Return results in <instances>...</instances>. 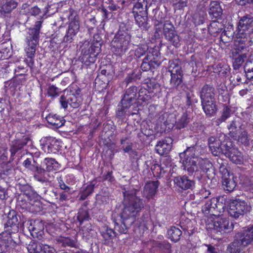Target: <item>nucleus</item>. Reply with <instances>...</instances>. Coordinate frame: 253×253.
I'll use <instances>...</instances> for the list:
<instances>
[{
	"mask_svg": "<svg viewBox=\"0 0 253 253\" xmlns=\"http://www.w3.org/2000/svg\"><path fill=\"white\" fill-rule=\"evenodd\" d=\"M159 186L158 181H151L146 183L143 190V196L147 199H150L155 195Z\"/></svg>",
	"mask_w": 253,
	"mask_h": 253,
	"instance_id": "21",
	"label": "nucleus"
},
{
	"mask_svg": "<svg viewBox=\"0 0 253 253\" xmlns=\"http://www.w3.org/2000/svg\"><path fill=\"white\" fill-rule=\"evenodd\" d=\"M26 145V143L22 142L20 141H16L13 144L10 148V152L12 155H15V154L19 150L22 148V147Z\"/></svg>",
	"mask_w": 253,
	"mask_h": 253,
	"instance_id": "44",
	"label": "nucleus"
},
{
	"mask_svg": "<svg viewBox=\"0 0 253 253\" xmlns=\"http://www.w3.org/2000/svg\"><path fill=\"white\" fill-rule=\"evenodd\" d=\"M219 171L222 174V177L223 176H228V174H230L229 172L228 171V170L224 166H221L219 168Z\"/></svg>",
	"mask_w": 253,
	"mask_h": 253,
	"instance_id": "58",
	"label": "nucleus"
},
{
	"mask_svg": "<svg viewBox=\"0 0 253 253\" xmlns=\"http://www.w3.org/2000/svg\"><path fill=\"white\" fill-rule=\"evenodd\" d=\"M247 58L246 54H240L235 58L233 62V67L235 69H237L243 63L245 59Z\"/></svg>",
	"mask_w": 253,
	"mask_h": 253,
	"instance_id": "42",
	"label": "nucleus"
},
{
	"mask_svg": "<svg viewBox=\"0 0 253 253\" xmlns=\"http://www.w3.org/2000/svg\"><path fill=\"white\" fill-rule=\"evenodd\" d=\"M172 139L168 137L160 141L156 146L155 149L161 155L167 154L171 149Z\"/></svg>",
	"mask_w": 253,
	"mask_h": 253,
	"instance_id": "18",
	"label": "nucleus"
},
{
	"mask_svg": "<svg viewBox=\"0 0 253 253\" xmlns=\"http://www.w3.org/2000/svg\"><path fill=\"white\" fill-rule=\"evenodd\" d=\"M68 195L66 192H63L59 194V200L60 202H63L68 200Z\"/></svg>",
	"mask_w": 253,
	"mask_h": 253,
	"instance_id": "61",
	"label": "nucleus"
},
{
	"mask_svg": "<svg viewBox=\"0 0 253 253\" xmlns=\"http://www.w3.org/2000/svg\"><path fill=\"white\" fill-rule=\"evenodd\" d=\"M253 242V226H248L237 233L235 241L232 243L228 250L230 253H239Z\"/></svg>",
	"mask_w": 253,
	"mask_h": 253,
	"instance_id": "4",
	"label": "nucleus"
},
{
	"mask_svg": "<svg viewBox=\"0 0 253 253\" xmlns=\"http://www.w3.org/2000/svg\"><path fill=\"white\" fill-rule=\"evenodd\" d=\"M214 88L209 85H205L200 91V98L202 101L215 100Z\"/></svg>",
	"mask_w": 253,
	"mask_h": 253,
	"instance_id": "20",
	"label": "nucleus"
},
{
	"mask_svg": "<svg viewBox=\"0 0 253 253\" xmlns=\"http://www.w3.org/2000/svg\"><path fill=\"white\" fill-rule=\"evenodd\" d=\"M18 219L15 211H9L7 215V220L6 222L7 226H12L13 225H16Z\"/></svg>",
	"mask_w": 253,
	"mask_h": 253,
	"instance_id": "38",
	"label": "nucleus"
},
{
	"mask_svg": "<svg viewBox=\"0 0 253 253\" xmlns=\"http://www.w3.org/2000/svg\"><path fill=\"white\" fill-rule=\"evenodd\" d=\"M42 22H36L34 27L29 29L26 38V43L38 45L39 44L40 30Z\"/></svg>",
	"mask_w": 253,
	"mask_h": 253,
	"instance_id": "13",
	"label": "nucleus"
},
{
	"mask_svg": "<svg viewBox=\"0 0 253 253\" xmlns=\"http://www.w3.org/2000/svg\"><path fill=\"white\" fill-rule=\"evenodd\" d=\"M148 50V47L147 45H142L138 46L135 50V55L140 58L143 56L145 52Z\"/></svg>",
	"mask_w": 253,
	"mask_h": 253,
	"instance_id": "48",
	"label": "nucleus"
},
{
	"mask_svg": "<svg viewBox=\"0 0 253 253\" xmlns=\"http://www.w3.org/2000/svg\"><path fill=\"white\" fill-rule=\"evenodd\" d=\"M130 40V37L126 33L124 34L118 33L112 41V45L116 48L118 53L121 54L128 49Z\"/></svg>",
	"mask_w": 253,
	"mask_h": 253,
	"instance_id": "10",
	"label": "nucleus"
},
{
	"mask_svg": "<svg viewBox=\"0 0 253 253\" xmlns=\"http://www.w3.org/2000/svg\"><path fill=\"white\" fill-rule=\"evenodd\" d=\"M122 219L123 226L120 225L119 224V223L115 222L114 228L116 231H118L120 233H125L126 230L127 225L131 224L130 223V222H126V219Z\"/></svg>",
	"mask_w": 253,
	"mask_h": 253,
	"instance_id": "45",
	"label": "nucleus"
},
{
	"mask_svg": "<svg viewBox=\"0 0 253 253\" xmlns=\"http://www.w3.org/2000/svg\"><path fill=\"white\" fill-rule=\"evenodd\" d=\"M137 192L135 189L124 192V208L121 218L124 220L129 219L130 223L134 222L135 217L144 207L142 200L136 196Z\"/></svg>",
	"mask_w": 253,
	"mask_h": 253,
	"instance_id": "3",
	"label": "nucleus"
},
{
	"mask_svg": "<svg viewBox=\"0 0 253 253\" xmlns=\"http://www.w3.org/2000/svg\"><path fill=\"white\" fill-rule=\"evenodd\" d=\"M137 90V88L135 86H132L127 89L121 101V103L124 106H127L126 104L128 100L132 101L135 99Z\"/></svg>",
	"mask_w": 253,
	"mask_h": 253,
	"instance_id": "27",
	"label": "nucleus"
},
{
	"mask_svg": "<svg viewBox=\"0 0 253 253\" xmlns=\"http://www.w3.org/2000/svg\"><path fill=\"white\" fill-rule=\"evenodd\" d=\"M181 235V231L178 228L174 226L171 227L168 230V235L169 238L174 242H176L179 240Z\"/></svg>",
	"mask_w": 253,
	"mask_h": 253,
	"instance_id": "31",
	"label": "nucleus"
},
{
	"mask_svg": "<svg viewBox=\"0 0 253 253\" xmlns=\"http://www.w3.org/2000/svg\"><path fill=\"white\" fill-rule=\"evenodd\" d=\"M223 146L225 148L224 154L229 158L231 161L236 164H241L243 162V157L242 153L238 150L232 147V143L231 141H228L224 144Z\"/></svg>",
	"mask_w": 253,
	"mask_h": 253,
	"instance_id": "12",
	"label": "nucleus"
},
{
	"mask_svg": "<svg viewBox=\"0 0 253 253\" xmlns=\"http://www.w3.org/2000/svg\"><path fill=\"white\" fill-rule=\"evenodd\" d=\"M77 218L80 222H82L83 221L88 219V213L85 210H80L78 212Z\"/></svg>",
	"mask_w": 253,
	"mask_h": 253,
	"instance_id": "52",
	"label": "nucleus"
},
{
	"mask_svg": "<svg viewBox=\"0 0 253 253\" xmlns=\"http://www.w3.org/2000/svg\"><path fill=\"white\" fill-rule=\"evenodd\" d=\"M207 222L209 228L221 234L229 232L233 228V224H230L229 220L222 215L212 213L211 216L208 217Z\"/></svg>",
	"mask_w": 253,
	"mask_h": 253,
	"instance_id": "6",
	"label": "nucleus"
},
{
	"mask_svg": "<svg viewBox=\"0 0 253 253\" xmlns=\"http://www.w3.org/2000/svg\"><path fill=\"white\" fill-rule=\"evenodd\" d=\"M209 13L214 18H217L221 15L222 9L218 1H213L211 2L210 5Z\"/></svg>",
	"mask_w": 253,
	"mask_h": 253,
	"instance_id": "28",
	"label": "nucleus"
},
{
	"mask_svg": "<svg viewBox=\"0 0 253 253\" xmlns=\"http://www.w3.org/2000/svg\"><path fill=\"white\" fill-rule=\"evenodd\" d=\"M228 140H224L221 143V140L214 137H211L209 139V145L212 154L214 156H218L220 154H224L225 148L223 145Z\"/></svg>",
	"mask_w": 253,
	"mask_h": 253,
	"instance_id": "16",
	"label": "nucleus"
},
{
	"mask_svg": "<svg viewBox=\"0 0 253 253\" xmlns=\"http://www.w3.org/2000/svg\"><path fill=\"white\" fill-rule=\"evenodd\" d=\"M143 92L144 91L142 89H141L140 91H139V97H138V98L139 100H142L143 101H148L149 100L150 98H151V96L150 95H147L146 93V91H145V96L143 95Z\"/></svg>",
	"mask_w": 253,
	"mask_h": 253,
	"instance_id": "57",
	"label": "nucleus"
},
{
	"mask_svg": "<svg viewBox=\"0 0 253 253\" xmlns=\"http://www.w3.org/2000/svg\"><path fill=\"white\" fill-rule=\"evenodd\" d=\"M218 202L217 204L215 205V210L214 211V213L216 214H219V213L223 212L224 211L225 206L223 203V199L222 198H217Z\"/></svg>",
	"mask_w": 253,
	"mask_h": 253,
	"instance_id": "41",
	"label": "nucleus"
},
{
	"mask_svg": "<svg viewBox=\"0 0 253 253\" xmlns=\"http://www.w3.org/2000/svg\"><path fill=\"white\" fill-rule=\"evenodd\" d=\"M134 17L136 23L140 27H146L147 25V17L145 15H142V13L134 14Z\"/></svg>",
	"mask_w": 253,
	"mask_h": 253,
	"instance_id": "37",
	"label": "nucleus"
},
{
	"mask_svg": "<svg viewBox=\"0 0 253 253\" xmlns=\"http://www.w3.org/2000/svg\"><path fill=\"white\" fill-rule=\"evenodd\" d=\"M94 186L90 184L87 185L85 188L84 189L80 194V199L81 200H85L93 192Z\"/></svg>",
	"mask_w": 253,
	"mask_h": 253,
	"instance_id": "40",
	"label": "nucleus"
},
{
	"mask_svg": "<svg viewBox=\"0 0 253 253\" xmlns=\"http://www.w3.org/2000/svg\"><path fill=\"white\" fill-rule=\"evenodd\" d=\"M82 53L83 54L81 60L86 65H89L95 62L96 57L101 51V44L98 42L89 43L85 41L81 45Z\"/></svg>",
	"mask_w": 253,
	"mask_h": 253,
	"instance_id": "5",
	"label": "nucleus"
},
{
	"mask_svg": "<svg viewBox=\"0 0 253 253\" xmlns=\"http://www.w3.org/2000/svg\"><path fill=\"white\" fill-rule=\"evenodd\" d=\"M133 1H136L133 8V13H142L144 14L145 13L146 7L147 6V1L146 0H132Z\"/></svg>",
	"mask_w": 253,
	"mask_h": 253,
	"instance_id": "32",
	"label": "nucleus"
},
{
	"mask_svg": "<svg viewBox=\"0 0 253 253\" xmlns=\"http://www.w3.org/2000/svg\"><path fill=\"white\" fill-rule=\"evenodd\" d=\"M69 16V24L66 34L64 37V41L72 42L80 30L79 17L77 12L72 10L70 11Z\"/></svg>",
	"mask_w": 253,
	"mask_h": 253,
	"instance_id": "7",
	"label": "nucleus"
},
{
	"mask_svg": "<svg viewBox=\"0 0 253 253\" xmlns=\"http://www.w3.org/2000/svg\"><path fill=\"white\" fill-rule=\"evenodd\" d=\"M28 229L31 235L39 239L42 238L44 229L42 222L40 220H31L29 222Z\"/></svg>",
	"mask_w": 253,
	"mask_h": 253,
	"instance_id": "17",
	"label": "nucleus"
},
{
	"mask_svg": "<svg viewBox=\"0 0 253 253\" xmlns=\"http://www.w3.org/2000/svg\"><path fill=\"white\" fill-rule=\"evenodd\" d=\"M34 171L35 172L34 178L38 181L43 183L47 180V173L43 169L37 166Z\"/></svg>",
	"mask_w": 253,
	"mask_h": 253,
	"instance_id": "33",
	"label": "nucleus"
},
{
	"mask_svg": "<svg viewBox=\"0 0 253 253\" xmlns=\"http://www.w3.org/2000/svg\"><path fill=\"white\" fill-rule=\"evenodd\" d=\"M45 119L54 128H58L64 124V120L63 118L57 114H49L45 117Z\"/></svg>",
	"mask_w": 253,
	"mask_h": 253,
	"instance_id": "23",
	"label": "nucleus"
},
{
	"mask_svg": "<svg viewBox=\"0 0 253 253\" xmlns=\"http://www.w3.org/2000/svg\"><path fill=\"white\" fill-rule=\"evenodd\" d=\"M41 141L44 144L45 152L47 153L56 154L61 147V142L53 137H46Z\"/></svg>",
	"mask_w": 253,
	"mask_h": 253,
	"instance_id": "14",
	"label": "nucleus"
},
{
	"mask_svg": "<svg viewBox=\"0 0 253 253\" xmlns=\"http://www.w3.org/2000/svg\"><path fill=\"white\" fill-rule=\"evenodd\" d=\"M190 119L187 114H183L179 119L175 123V127L177 129L184 128L189 123Z\"/></svg>",
	"mask_w": 253,
	"mask_h": 253,
	"instance_id": "36",
	"label": "nucleus"
},
{
	"mask_svg": "<svg viewBox=\"0 0 253 253\" xmlns=\"http://www.w3.org/2000/svg\"><path fill=\"white\" fill-rule=\"evenodd\" d=\"M161 63L160 60V54L157 48H151L149 49L147 56L143 59L141 68L143 71H147L151 68L152 66H159Z\"/></svg>",
	"mask_w": 253,
	"mask_h": 253,
	"instance_id": "9",
	"label": "nucleus"
},
{
	"mask_svg": "<svg viewBox=\"0 0 253 253\" xmlns=\"http://www.w3.org/2000/svg\"><path fill=\"white\" fill-rule=\"evenodd\" d=\"M17 6V3L14 0H1L0 4V13L1 15L10 13Z\"/></svg>",
	"mask_w": 253,
	"mask_h": 253,
	"instance_id": "22",
	"label": "nucleus"
},
{
	"mask_svg": "<svg viewBox=\"0 0 253 253\" xmlns=\"http://www.w3.org/2000/svg\"><path fill=\"white\" fill-rule=\"evenodd\" d=\"M58 242L61 243L64 246L74 247L75 242L74 240L68 237H61L58 238Z\"/></svg>",
	"mask_w": 253,
	"mask_h": 253,
	"instance_id": "43",
	"label": "nucleus"
},
{
	"mask_svg": "<svg viewBox=\"0 0 253 253\" xmlns=\"http://www.w3.org/2000/svg\"><path fill=\"white\" fill-rule=\"evenodd\" d=\"M253 33V17L249 15L242 17L233 36L235 44L241 49L252 45L253 42L250 36Z\"/></svg>",
	"mask_w": 253,
	"mask_h": 253,
	"instance_id": "2",
	"label": "nucleus"
},
{
	"mask_svg": "<svg viewBox=\"0 0 253 253\" xmlns=\"http://www.w3.org/2000/svg\"><path fill=\"white\" fill-rule=\"evenodd\" d=\"M203 109L207 115L211 116L216 111L215 100L202 101Z\"/></svg>",
	"mask_w": 253,
	"mask_h": 253,
	"instance_id": "25",
	"label": "nucleus"
},
{
	"mask_svg": "<svg viewBox=\"0 0 253 253\" xmlns=\"http://www.w3.org/2000/svg\"><path fill=\"white\" fill-rule=\"evenodd\" d=\"M60 188L62 190H64L65 192L69 193V194H71L70 193L71 188L70 187L67 186L65 183L64 184H62V185H60Z\"/></svg>",
	"mask_w": 253,
	"mask_h": 253,
	"instance_id": "64",
	"label": "nucleus"
},
{
	"mask_svg": "<svg viewBox=\"0 0 253 253\" xmlns=\"http://www.w3.org/2000/svg\"><path fill=\"white\" fill-rule=\"evenodd\" d=\"M81 101V97L78 94H70L68 98H66L65 96L62 95L60 98L61 107L64 109L67 108L68 105L73 108H77L80 106Z\"/></svg>",
	"mask_w": 253,
	"mask_h": 253,
	"instance_id": "15",
	"label": "nucleus"
},
{
	"mask_svg": "<svg viewBox=\"0 0 253 253\" xmlns=\"http://www.w3.org/2000/svg\"><path fill=\"white\" fill-rule=\"evenodd\" d=\"M42 244L31 241L27 246L29 253H41Z\"/></svg>",
	"mask_w": 253,
	"mask_h": 253,
	"instance_id": "34",
	"label": "nucleus"
},
{
	"mask_svg": "<svg viewBox=\"0 0 253 253\" xmlns=\"http://www.w3.org/2000/svg\"><path fill=\"white\" fill-rule=\"evenodd\" d=\"M209 31L211 34H216L221 32V25L220 23L215 21H213L209 27Z\"/></svg>",
	"mask_w": 253,
	"mask_h": 253,
	"instance_id": "39",
	"label": "nucleus"
},
{
	"mask_svg": "<svg viewBox=\"0 0 253 253\" xmlns=\"http://www.w3.org/2000/svg\"><path fill=\"white\" fill-rule=\"evenodd\" d=\"M175 9L180 10L187 6V0H171Z\"/></svg>",
	"mask_w": 253,
	"mask_h": 253,
	"instance_id": "47",
	"label": "nucleus"
},
{
	"mask_svg": "<svg viewBox=\"0 0 253 253\" xmlns=\"http://www.w3.org/2000/svg\"><path fill=\"white\" fill-rule=\"evenodd\" d=\"M37 45L26 43L25 51L26 56L29 58V66H33L34 63V58L36 53V48Z\"/></svg>",
	"mask_w": 253,
	"mask_h": 253,
	"instance_id": "29",
	"label": "nucleus"
},
{
	"mask_svg": "<svg viewBox=\"0 0 253 253\" xmlns=\"http://www.w3.org/2000/svg\"><path fill=\"white\" fill-rule=\"evenodd\" d=\"M222 185L225 190L231 192L236 186V182L233 174H228V176L222 177Z\"/></svg>",
	"mask_w": 253,
	"mask_h": 253,
	"instance_id": "24",
	"label": "nucleus"
},
{
	"mask_svg": "<svg viewBox=\"0 0 253 253\" xmlns=\"http://www.w3.org/2000/svg\"><path fill=\"white\" fill-rule=\"evenodd\" d=\"M173 181L177 187L183 190L191 189L194 186V182L189 179L186 176L175 177Z\"/></svg>",
	"mask_w": 253,
	"mask_h": 253,
	"instance_id": "19",
	"label": "nucleus"
},
{
	"mask_svg": "<svg viewBox=\"0 0 253 253\" xmlns=\"http://www.w3.org/2000/svg\"><path fill=\"white\" fill-rule=\"evenodd\" d=\"M237 126L236 125V121H233L232 122V123L230 124V125L228 126V129L230 130V132L231 133L232 132H234V131L237 128Z\"/></svg>",
	"mask_w": 253,
	"mask_h": 253,
	"instance_id": "59",
	"label": "nucleus"
},
{
	"mask_svg": "<svg viewBox=\"0 0 253 253\" xmlns=\"http://www.w3.org/2000/svg\"><path fill=\"white\" fill-rule=\"evenodd\" d=\"M195 151L194 148L190 147L180 153V162L183 169L189 174L200 170L204 172H208L212 168V164L208 159L195 157Z\"/></svg>",
	"mask_w": 253,
	"mask_h": 253,
	"instance_id": "1",
	"label": "nucleus"
},
{
	"mask_svg": "<svg viewBox=\"0 0 253 253\" xmlns=\"http://www.w3.org/2000/svg\"><path fill=\"white\" fill-rule=\"evenodd\" d=\"M230 109L227 107L224 108L222 115L221 116L220 118L217 119L216 121V124L217 125H219L222 122H224L227 118H228L230 117Z\"/></svg>",
	"mask_w": 253,
	"mask_h": 253,
	"instance_id": "46",
	"label": "nucleus"
},
{
	"mask_svg": "<svg viewBox=\"0 0 253 253\" xmlns=\"http://www.w3.org/2000/svg\"><path fill=\"white\" fill-rule=\"evenodd\" d=\"M41 253H57L56 250L51 246L46 244H43L42 246Z\"/></svg>",
	"mask_w": 253,
	"mask_h": 253,
	"instance_id": "50",
	"label": "nucleus"
},
{
	"mask_svg": "<svg viewBox=\"0 0 253 253\" xmlns=\"http://www.w3.org/2000/svg\"><path fill=\"white\" fill-rule=\"evenodd\" d=\"M175 31L173 25L169 20H166L164 24V34Z\"/></svg>",
	"mask_w": 253,
	"mask_h": 253,
	"instance_id": "49",
	"label": "nucleus"
},
{
	"mask_svg": "<svg viewBox=\"0 0 253 253\" xmlns=\"http://www.w3.org/2000/svg\"><path fill=\"white\" fill-rule=\"evenodd\" d=\"M165 37L170 44L175 47H178L180 45V40L179 36L177 34L175 31L169 33H166Z\"/></svg>",
	"mask_w": 253,
	"mask_h": 253,
	"instance_id": "30",
	"label": "nucleus"
},
{
	"mask_svg": "<svg viewBox=\"0 0 253 253\" xmlns=\"http://www.w3.org/2000/svg\"><path fill=\"white\" fill-rule=\"evenodd\" d=\"M217 198H213L211 199L207 200L205 205L203 206V211L207 213H210V216H211L212 213H215V208L214 205L217 204Z\"/></svg>",
	"mask_w": 253,
	"mask_h": 253,
	"instance_id": "26",
	"label": "nucleus"
},
{
	"mask_svg": "<svg viewBox=\"0 0 253 253\" xmlns=\"http://www.w3.org/2000/svg\"><path fill=\"white\" fill-rule=\"evenodd\" d=\"M41 12V10L37 6H34L30 10V13L32 15L37 16Z\"/></svg>",
	"mask_w": 253,
	"mask_h": 253,
	"instance_id": "60",
	"label": "nucleus"
},
{
	"mask_svg": "<svg viewBox=\"0 0 253 253\" xmlns=\"http://www.w3.org/2000/svg\"><path fill=\"white\" fill-rule=\"evenodd\" d=\"M43 164L46 166V169L48 171L56 170L58 168V164L54 159L45 158Z\"/></svg>",
	"mask_w": 253,
	"mask_h": 253,
	"instance_id": "35",
	"label": "nucleus"
},
{
	"mask_svg": "<svg viewBox=\"0 0 253 253\" xmlns=\"http://www.w3.org/2000/svg\"><path fill=\"white\" fill-rule=\"evenodd\" d=\"M23 165L25 168L29 169L32 171H34L36 169L37 167L36 165L32 164L31 159L29 158L27 159L24 161Z\"/></svg>",
	"mask_w": 253,
	"mask_h": 253,
	"instance_id": "54",
	"label": "nucleus"
},
{
	"mask_svg": "<svg viewBox=\"0 0 253 253\" xmlns=\"http://www.w3.org/2000/svg\"><path fill=\"white\" fill-rule=\"evenodd\" d=\"M135 99L134 100H133L132 101L128 100V101L127 102V104H126V105L127 106V107L124 106L123 104H122V107L121 109H120V110H119V109H118L117 113V115L119 116H123L124 113L125 112V109L126 108L130 107L133 104V103L134 102H135Z\"/></svg>",
	"mask_w": 253,
	"mask_h": 253,
	"instance_id": "55",
	"label": "nucleus"
},
{
	"mask_svg": "<svg viewBox=\"0 0 253 253\" xmlns=\"http://www.w3.org/2000/svg\"><path fill=\"white\" fill-rule=\"evenodd\" d=\"M169 72L171 74L170 84L175 87L179 85L182 82V71L177 61H169Z\"/></svg>",
	"mask_w": 253,
	"mask_h": 253,
	"instance_id": "11",
	"label": "nucleus"
},
{
	"mask_svg": "<svg viewBox=\"0 0 253 253\" xmlns=\"http://www.w3.org/2000/svg\"><path fill=\"white\" fill-rule=\"evenodd\" d=\"M146 87L144 86V90H147L148 93L153 92V89L157 88L159 85L155 82L149 81L145 84Z\"/></svg>",
	"mask_w": 253,
	"mask_h": 253,
	"instance_id": "53",
	"label": "nucleus"
},
{
	"mask_svg": "<svg viewBox=\"0 0 253 253\" xmlns=\"http://www.w3.org/2000/svg\"><path fill=\"white\" fill-rule=\"evenodd\" d=\"M208 247L207 253H218L217 250L214 247L209 245H206Z\"/></svg>",
	"mask_w": 253,
	"mask_h": 253,
	"instance_id": "62",
	"label": "nucleus"
},
{
	"mask_svg": "<svg viewBox=\"0 0 253 253\" xmlns=\"http://www.w3.org/2000/svg\"><path fill=\"white\" fill-rule=\"evenodd\" d=\"M193 21L195 25H200L204 22V14H197L196 13L193 16Z\"/></svg>",
	"mask_w": 253,
	"mask_h": 253,
	"instance_id": "51",
	"label": "nucleus"
},
{
	"mask_svg": "<svg viewBox=\"0 0 253 253\" xmlns=\"http://www.w3.org/2000/svg\"><path fill=\"white\" fill-rule=\"evenodd\" d=\"M106 234L108 235V237L110 238H112L115 236V232L110 228H107L106 231Z\"/></svg>",
	"mask_w": 253,
	"mask_h": 253,
	"instance_id": "63",
	"label": "nucleus"
},
{
	"mask_svg": "<svg viewBox=\"0 0 253 253\" xmlns=\"http://www.w3.org/2000/svg\"><path fill=\"white\" fill-rule=\"evenodd\" d=\"M59 92L58 88L54 85L49 87L48 89V93L50 96H55L58 94Z\"/></svg>",
	"mask_w": 253,
	"mask_h": 253,
	"instance_id": "56",
	"label": "nucleus"
},
{
	"mask_svg": "<svg viewBox=\"0 0 253 253\" xmlns=\"http://www.w3.org/2000/svg\"><path fill=\"white\" fill-rule=\"evenodd\" d=\"M251 209V206L245 201L238 199L230 202L228 211L231 216L238 218L249 212Z\"/></svg>",
	"mask_w": 253,
	"mask_h": 253,
	"instance_id": "8",
	"label": "nucleus"
}]
</instances>
